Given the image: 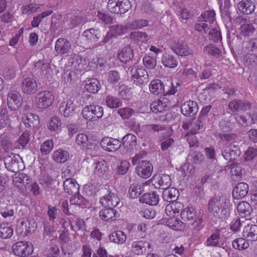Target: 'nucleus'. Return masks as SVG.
<instances>
[{
  "label": "nucleus",
  "mask_w": 257,
  "mask_h": 257,
  "mask_svg": "<svg viewBox=\"0 0 257 257\" xmlns=\"http://www.w3.org/2000/svg\"><path fill=\"white\" fill-rule=\"evenodd\" d=\"M231 206L230 199L225 196L216 195L208 201L207 209L216 217L225 219L229 216Z\"/></svg>",
  "instance_id": "f257e3e1"
},
{
  "label": "nucleus",
  "mask_w": 257,
  "mask_h": 257,
  "mask_svg": "<svg viewBox=\"0 0 257 257\" xmlns=\"http://www.w3.org/2000/svg\"><path fill=\"white\" fill-rule=\"evenodd\" d=\"M181 219L185 222H189L192 229L200 230L203 227L202 215H197L196 211L193 207H186L181 212Z\"/></svg>",
  "instance_id": "f03ea898"
},
{
  "label": "nucleus",
  "mask_w": 257,
  "mask_h": 257,
  "mask_svg": "<svg viewBox=\"0 0 257 257\" xmlns=\"http://www.w3.org/2000/svg\"><path fill=\"white\" fill-rule=\"evenodd\" d=\"M150 90L154 94L158 95L164 93V95L167 94H174L176 91V87L171 82L170 85L165 88L164 83L159 79H155L151 81L149 85Z\"/></svg>",
  "instance_id": "7ed1b4c3"
},
{
  "label": "nucleus",
  "mask_w": 257,
  "mask_h": 257,
  "mask_svg": "<svg viewBox=\"0 0 257 257\" xmlns=\"http://www.w3.org/2000/svg\"><path fill=\"white\" fill-rule=\"evenodd\" d=\"M81 114L86 120L95 121L102 117L103 109L101 106L97 104L87 105L82 109Z\"/></svg>",
  "instance_id": "20e7f679"
},
{
  "label": "nucleus",
  "mask_w": 257,
  "mask_h": 257,
  "mask_svg": "<svg viewBox=\"0 0 257 257\" xmlns=\"http://www.w3.org/2000/svg\"><path fill=\"white\" fill-rule=\"evenodd\" d=\"M241 154L240 148L234 143H225L221 149L223 158L229 162L233 163Z\"/></svg>",
  "instance_id": "39448f33"
},
{
  "label": "nucleus",
  "mask_w": 257,
  "mask_h": 257,
  "mask_svg": "<svg viewBox=\"0 0 257 257\" xmlns=\"http://www.w3.org/2000/svg\"><path fill=\"white\" fill-rule=\"evenodd\" d=\"M4 163L6 169L13 173H18L23 169V162L19 155L11 153L4 158Z\"/></svg>",
  "instance_id": "423d86ee"
},
{
  "label": "nucleus",
  "mask_w": 257,
  "mask_h": 257,
  "mask_svg": "<svg viewBox=\"0 0 257 257\" xmlns=\"http://www.w3.org/2000/svg\"><path fill=\"white\" fill-rule=\"evenodd\" d=\"M12 249L16 255L26 257L33 252L34 247L32 243L26 241H19L13 244Z\"/></svg>",
  "instance_id": "0eeeda50"
},
{
  "label": "nucleus",
  "mask_w": 257,
  "mask_h": 257,
  "mask_svg": "<svg viewBox=\"0 0 257 257\" xmlns=\"http://www.w3.org/2000/svg\"><path fill=\"white\" fill-rule=\"evenodd\" d=\"M54 97L52 93L49 91H43L38 93L35 97L36 106L40 109H46L52 105Z\"/></svg>",
  "instance_id": "6e6552de"
},
{
  "label": "nucleus",
  "mask_w": 257,
  "mask_h": 257,
  "mask_svg": "<svg viewBox=\"0 0 257 257\" xmlns=\"http://www.w3.org/2000/svg\"><path fill=\"white\" fill-rule=\"evenodd\" d=\"M251 106L252 103L247 100L234 99L228 103V108L232 113L235 114L247 111Z\"/></svg>",
  "instance_id": "1a4fd4ad"
},
{
  "label": "nucleus",
  "mask_w": 257,
  "mask_h": 257,
  "mask_svg": "<svg viewBox=\"0 0 257 257\" xmlns=\"http://www.w3.org/2000/svg\"><path fill=\"white\" fill-rule=\"evenodd\" d=\"M99 202L104 207L114 208L117 206L119 208L122 206L120 204V199L117 195L109 190H107V194L101 197Z\"/></svg>",
  "instance_id": "9d476101"
},
{
  "label": "nucleus",
  "mask_w": 257,
  "mask_h": 257,
  "mask_svg": "<svg viewBox=\"0 0 257 257\" xmlns=\"http://www.w3.org/2000/svg\"><path fill=\"white\" fill-rule=\"evenodd\" d=\"M151 181L155 188L163 190L168 189L172 185L170 176L166 174L155 175L152 177Z\"/></svg>",
  "instance_id": "9b49d317"
},
{
  "label": "nucleus",
  "mask_w": 257,
  "mask_h": 257,
  "mask_svg": "<svg viewBox=\"0 0 257 257\" xmlns=\"http://www.w3.org/2000/svg\"><path fill=\"white\" fill-rule=\"evenodd\" d=\"M75 99L70 97L69 99L61 102L59 106V112L61 114L68 117L73 115L77 108V105L74 103Z\"/></svg>",
  "instance_id": "f8f14e48"
},
{
  "label": "nucleus",
  "mask_w": 257,
  "mask_h": 257,
  "mask_svg": "<svg viewBox=\"0 0 257 257\" xmlns=\"http://www.w3.org/2000/svg\"><path fill=\"white\" fill-rule=\"evenodd\" d=\"M102 149L108 152H115L118 150L121 146V142L111 137H105L100 141Z\"/></svg>",
  "instance_id": "ddd939ff"
},
{
  "label": "nucleus",
  "mask_w": 257,
  "mask_h": 257,
  "mask_svg": "<svg viewBox=\"0 0 257 257\" xmlns=\"http://www.w3.org/2000/svg\"><path fill=\"white\" fill-rule=\"evenodd\" d=\"M153 170V165L150 162L146 160L139 162L136 168L137 174L145 179H147L151 176Z\"/></svg>",
  "instance_id": "4468645a"
},
{
  "label": "nucleus",
  "mask_w": 257,
  "mask_h": 257,
  "mask_svg": "<svg viewBox=\"0 0 257 257\" xmlns=\"http://www.w3.org/2000/svg\"><path fill=\"white\" fill-rule=\"evenodd\" d=\"M121 143L124 149V153L130 155L136 147L137 137L133 134H127L122 138Z\"/></svg>",
  "instance_id": "2eb2a0df"
},
{
  "label": "nucleus",
  "mask_w": 257,
  "mask_h": 257,
  "mask_svg": "<svg viewBox=\"0 0 257 257\" xmlns=\"http://www.w3.org/2000/svg\"><path fill=\"white\" fill-rule=\"evenodd\" d=\"M37 83L34 78L26 77L21 82L20 88L22 92L27 95H31L35 93L37 89Z\"/></svg>",
  "instance_id": "dca6fc26"
},
{
  "label": "nucleus",
  "mask_w": 257,
  "mask_h": 257,
  "mask_svg": "<svg viewBox=\"0 0 257 257\" xmlns=\"http://www.w3.org/2000/svg\"><path fill=\"white\" fill-rule=\"evenodd\" d=\"M198 110L196 102L192 100L185 101L181 105V113L186 116L193 117L196 115Z\"/></svg>",
  "instance_id": "f3484780"
},
{
  "label": "nucleus",
  "mask_w": 257,
  "mask_h": 257,
  "mask_svg": "<svg viewBox=\"0 0 257 257\" xmlns=\"http://www.w3.org/2000/svg\"><path fill=\"white\" fill-rule=\"evenodd\" d=\"M55 50L57 53L60 55L69 54L71 52V45L70 42L63 38L57 39L55 42Z\"/></svg>",
  "instance_id": "a211bd4d"
},
{
  "label": "nucleus",
  "mask_w": 257,
  "mask_h": 257,
  "mask_svg": "<svg viewBox=\"0 0 257 257\" xmlns=\"http://www.w3.org/2000/svg\"><path fill=\"white\" fill-rule=\"evenodd\" d=\"M171 49L178 55L187 56L193 54V52L188 48L187 43L179 41L171 46Z\"/></svg>",
  "instance_id": "6ab92c4d"
},
{
  "label": "nucleus",
  "mask_w": 257,
  "mask_h": 257,
  "mask_svg": "<svg viewBox=\"0 0 257 257\" xmlns=\"http://www.w3.org/2000/svg\"><path fill=\"white\" fill-rule=\"evenodd\" d=\"M170 104L169 100L164 97H161L157 100L153 102L150 105L151 109L155 113L162 112L166 110Z\"/></svg>",
  "instance_id": "aec40b11"
},
{
  "label": "nucleus",
  "mask_w": 257,
  "mask_h": 257,
  "mask_svg": "<svg viewBox=\"0 0 257 257\" xmlns=\"http://www.w3.org/2000/svg\"><path fill=\"white\" fill-rule=\"evenodd\" d=\"M100 218L105 221H111L119 216V212L114 208L104 207L99 213Z\"/></svg>",
  "instance_id": "412c9836"
},
{
  "label": "nucleus",
  "mask_w": 257,
  "mask_h": 257,
  "mask_svg": "<svg viewBox=\"0 0 257 257\" xmlns=\"http://www.w3.org/2000/svg\"><path fill=\"white\" fill-rule=\"evenodd\" d=\"M22 99V97L19 91L15 89H11L7 97L8 106L20 107Z\"/></svg>",
  "instance_id": "4be33fe9"
},
{
  "label": "nucleus",
  "mask_w": 257,
  "mask_h": 257,
  "mask_svg": "<svg viewBox=\"0 0 257 257\" xmlns=\"http://www.w3.org/2000/svg\"><path fill=\"white\" fill-rule=\"evenodd\" d=\"M255 4L251 0H242L237 5V9L244 15H249L255 10Z\"/></svg>",
  "instance_id": "5701e85b"
},
{
  "label": "nucleus",
  "mask_w": 257,
  "mask_h": 257,
  "mask_svg": "<svg viewBox=\"0 0 257 257\" xmlns=\"http://www.w3.org/2000/svg\"><path fill=\"white\" fill-rule=\"evenodd\" d=\"M248 192V186L244 182H240L237 184L232 190V195L233 197L236 199H241L246 196Z\"/></svg>",
  "instance_id": "b1692460"
},
{
  "label": "nucleus",
  "mask_w": 257,
  "mask_h": 257,
  "mask_svg": "<svg viewBox=\"0 0 257 257\" xmlns=\"http://www.w3.org/2000/svg\"><path fill=\"white\" fill-rule=\"evenodd\" d=\"M139 201L150 205H156L159 202V196L155 191L146 193L140 197Z\"/></svg>",
  "instance_id": "393cba45"
},
{
  "label": "nucleus",
  "mask_w": 257,
  "mask_h": 257,
  "mask_svg": "<svg viewBox=\"0 0 257 257\" xmlns=\"http://www.w3.org/2000/svg\"><path fill=\"white\" fill-rule=\"evenodd\" d=\"M133 252L138 255L143 254L146 253L147 248L151 247V244L143 240L134 241L132 245Z\"/></svg>",
  "instance_id": "a878e982"
},
{
  "label": "nucleus",
  "mask_w": 257,
  "mask_h": 257,
  "mask_svg": "<svg viewBox=\"0 0 257 257\" xmlns=\"http://www.w3.org/2000/svg\"><path fill=\"white\" fill-rule=\"evenodd\" d=\"M79 187V185L74 179L67 178L63 182L64 191L69 195L75 194L78 193Z\"/></svg>",
  "instance_id": "bb28decb"
},
{
  "label": "nucleus",
  "mask_w": 257,
  "mask_h": 257,
  "mask_svg": "<svg viewBox=\"0 0 257 257\" xmlns=\"http://www.w3.org/2000/svg\"><path fill=\"white\" fill-rule=\"evenodd\" d=\"M23 121L26 127L31 129L38 126L40 124L39 116L32 113H28L24 117Z\"/></svg>",
  "instance_id": "cd10ccee"
},
{
  "label": "nucleus",
  "mask_w": 257,
  "mask_h": 257,
  "mask_svg": "<svg viewBox=\"0 0 257 257\" xmlns=\"http://www.w3.org/2000/svg\"><path fill=\"white\" fill-rule=\"evenodd\" d=\"M149 21L147 20L142 19L133 20L132 22H128L124 25V29L127 30H135L142 29L144 27L148 26Z\"/></svg>",
  "instance_id": "c85d7f7f"
},
{
  "label": "nucleus",
  "mask_w": 257,
  "mask_h": 257,
  "mask_svg": "<svg viewBox=\"0 0 257 257\" xmlns=\"http://www.w3.org/2000/svg\"><path fill=\"white\" fill-rule=\"evenodd\" d=\"M118 57L121 62L123 63H128L134 58L133 50L130 46H126L118 53Z\"/></svg>",
  "instance_id": "c756f323"
},
{
  "label": "nucleus",
  "mask_w": 257,
  "mask_h": 257,
  "mask_svg": "<svg viewBox=\"0 0 257 257\" xmlns=\"http://www.w3.org/2000/svg\"><path fill=\"white\" fill-rule=\"evenodd\" d=\"M179 195V191L175 188H168L164 190L162 197L164 201L172 202L176 201Z\"/></svg>",
  "instance_id": "7c9ffc66"
},
{
  "label": "nucleus",
  "mask_w": 257,
  "mask_h": 257,
  "mask_svg": "<svg viewBox=\"0 0 257 257\" xmlns=\"http://www.w3.org/2000/svg\"><path fill=\"white\" fill-rule=\"evenodd\" d=\"M243 235L247 240L255 241L257 240V225L248 224L244 227Z\"/></svg>",
  "instance_id": "2f4dec72"
},
{
  "label": "nucleus",
  "mask_w": 257,
  "mask_h": 257,
  "mask_svg": "<svg viewBox=\"0 0 257 257\" xmlns=\"http://www.w3.org/2000/svg\"><path fill=\"white\" fill-rule=\"evenodd\" d=\"M161 62L164 66L169 68H174L178 64L177 57L168 54H164L162 55Z\"/></svg>",
  "instance_id": "473e14b6"
},
{
  "label": "nucleus",
  "mask_w": 257,
  "mask_h": 257,
  "mask_svg": "<svg viewBox=\"0 0 257 257\" xmlns=\"http://www.w3.org/2000/svg\"><path fill=\"white\" fill-rule=\"evenodd\" d=\"M166 126L161 124H150L145 125L143 129L145 133V136L150 137L155 135V133L165 130Z\"/></svg>",
  "instance_id": "72a5a7b5"
},
{
  "label": "nucleus",
  "mask_w": 257,
  "mask_h": 257,
  "mask_svg": "<svg viewBox=\"0 0 257 257\" xmlns=\"http://www.w3.org/2000/svg\"><path fill=\"white\" fill-rule=\"evenodd\" d=\"M76 142L79 146H82L83 147L86 146L87 150H96L98 148V146L95 144L90 143L87 144L88 142V138L87 136L84 134H79L77 135L76 138Z\"/></svg>",
  "instance_id": "f704fd0d"
},
{
  "label": "nucleus",
  "mask_w": 257,
  "mask_h": 257,
  "mask_svg": "<svg viewBox=\"0 0 257 257\" xmlns=\"http://www.w3.org/2000/svg\"><path fill=\"white\" fill-rule=\"evenodd\" d=\"M110 242L117 244L124 243L126 239V235L124 232L121 230H116L111 232L109 235Z\"/></svg>",
  "instance_id": "c9c22d12"
},
{
  "label": "nucleus",
  "mask_w": 257,
  "mask_h": 257,
  "mask_svg": "<svg viewBox=\"0 0 257 257\" xmlns=\"http://www.w3.org/2000/svg\"><path fill=\"white\" fill-rule=\"evenodd\" d=\"M166 225L175 230H184L186 227V223L181 220L172 218L166 221Z\"/></svg>",
  "instance_id": "e433bc0d"
},
{
  "label": "nucleus",
  "mask_w": 257,
  "mask_h": 257,
  "mask_svg": "<svg viewBox=\"0 0 257 257\" xmlns=\"http://www.w3.org/2000/svg\"><path fill=\"white\" fill-rule=\"evenodd\" d=\"M132 75V77H143L146 80H149V76L146 70L142 67L133 65L128 68Z\"/></svg>",
  "instance_id": "4c0bfd02"
},
{
  "label": "nucleus",
  "mask_w": 257,
  "mask_h": 257,
  "mask_svg": "<svg viewBox=\"0 0 257 257\" xmlns=\"http://www.w3.org/2000/svg\"><path fill=\"white\" fill-rule=\"evenodd\" d=\"M69 157V153L62 149L55 151L53 154V160L58 163H65L68 160Z\"/></svg>",
  "instance_id": "58836bf2"
},
{
  "label": "nucleus",
  "mask_w": 257,
  "mask_h": 257,
  "mask_svg": "<svg viewBox=\"0 0 257 257\" xmlns=\"http://www.w3.org/2000/svg\"><path fill=\"white\" fill-rule=\"evenodd\" d=\"M237 210L240 216L246 217L250 215L252 209L250 205L246 201H240L237 205Z\"/></svg>",
  "instance_id": "ea45409f"
},
{
  "label": "nucleus",
  "mask_w": 257,
  "mask_h": 257,
  "mask_svg": "<svg viewBox=\"0 0 257 257\" xmlns=\"http://www.w3.org/2000/svg\"><path fill=\"white\" fill-rule=\"evenodd\" d=\"M205 122L197 118L195 121L191 122L190 130L188 133L193 134H200L205 130Z\"/></svg>",
  "instance_id": "a19ab883"
},
{
  "label": "nucleus",
  "mask_w": 257,
  "mask_h": 257,
  "mask_svg": "<svg viewBox=\"0 0 257 257\" xmlns=\"http://www.w3.org/2000/svg\"><path fill=\"white\" fill-rule=\"evenodd\" d=\"M85 82L86 88L90 93H96L100 89V82L96 78H90L86 80Z\"/></svg>",
  "instance_id": "79ce46f5"
},
{
  "label": "nucleus",
  "mask_w": 257,
  "mask_h": 257,
  "mask_svg": "<svg viewBox=\"0 0 257 257\" xmlns=\"http://www.w3.org/2000/svg\"><path fill=\"white\" fill-rule=\"evenodd\" d=\"M37 227V224L34 220H26L25 221H22L19 229H22L24 231L25 230L24 234L27 235L33 232Z\"/></svg>",
  "instance_id": "37998d69"
},
{
  "label": "nucleus",
  "mask_w": 257,
  "mask_h": 257,
  "mask_svg": "<svg viewBox=\"0 0 257 257\" xmlns=\"http://www.w3.org/2000/svg\"><path fill=\"white\" fill-rule=\"evenodd\" d=\"M70 203L71 205H77L81 208H86L88 204L87 200L78 193L70 198Z\"/></svg>",
  "instance_id": "c03bdc74"
},
{
  "label": "nucleus",
  "mask_w": 257,
  "mask_h": 257,
  "mask_svg": "<svg viewBox=\"0 0 257 257\" xmlns=\"http://www.w3.org/2000/svg\"><path fill=\"white\" fill-rule=\"evenodd\" d=\"M230 166L231 176L234 180H239L242 177L243 169L242 167L236 163H231Z\"/></svg>",
  "instance_id": "a18cd8bd"
},
{
  "label": "nucleus",
  "mask_w": 257,
  "mask_h": 257,
  "mask_svg": "<svg viewBox=\"0 0 257 257\" xmlns=\"http://www.w3.org/2000/svg\"><path fill=\"white\" fill-rule=\"evenodd\" d=\"M105 102L106 106L110 108H116L122 105L120 99L112 95H108L106 97Z\"/></svg>",
  "instance_id": "49530a36"
},
{
  "label": "nucleus",
  "mask_w": 257,
  "mask_h": 257,
  "mask_svg": "<svg viewBox=\"0 0 257 257\" xmlns=\"http://www.w3.org/2000/svg\"><path fill=\"white\" fill-rule=\"evenodd\" d=\"M144 192V186L142 184L134 183L129 188V195L132 198L139 197Z\"/></svg>",
  "instance_id": "de8ad7c7"
},
{
  "label": "nucleus",
  "mask_w": 257,
  "mask_h": 257,
  "mask_svg": "<svg viewBox=\"0 0 257 257\" xmlns=\"http://www.w3.org/2000/svg\"><path fill=\"white\" fill-rule=\"evenodd\" d=\"M14 230L8 223H2L0 225V236L3 239L10 238L13 234Z\"/></svg>",
  "instance_id": "09e8293b"
},
{
  "label": "nucleus",
  "mask_w": 257,
  "mask_h": 257,
  "mask_svg": "<svg viewBox=\"0 0 257 257\" xmlns=\"http://www.w3.org/2000/svg\"><path fill=\"white\" fill-rule=\"evenodd\" d=\"M233 118L230 116L228 119H222L219 124L220 128L225 133H228L232 131L234 127L235 124L233 121Z\"/></svg>",
  "instance_id": "8fccbe9b"
},
{
  "label": "nucleus",
  "mask_w": 257,
  "mask_h": 257,
  "mask_svg": "<svg viewBox=\"0 0 257 257\" xmlns=\"http://www.w3.org/2000/svg\"><path fill=\"white\" fill-rule=\"evenodd\" d=\"M203 51L216 58H219L222 55L221 50L213 44H209L205 46L203 48Z\"/></svg>",
  "instance_id": "3c124183"
},
{
  "label": "nucleus",
  "mask_w": 257,
  "mask_h": 257,
  "mask_svg": "<svg viewBox=\"0 0 257 257\" xmlns=\"http://www.w3.org/2000/svg\"><path fill=\"white\" fill-rule=\"evenodd\" d=\"M183 207L184 205L181 202L175 201L166 206L165 211L168 215V211H169L170 212V215H171V210L173 211V213L176 214L182 210Z\"/></svg>",
  "instance_id": "603ef678"
},
{
  "label": "nucleus",
  "mask_w": 257,
  "mask_h": 257,
  "mask_svg": "<svg viewBox=\"0 0 257 257\" xmlns=\"http://www.w3.org/2000/svg\"><path fill=\"white\" fill-rule=\"evenodd\" d=\"M244 49L248 53L257 54V39H252L246 41L243 44Z\"/></svg>",
  "instance_id": "864d4df0"
},
{
  "label": "nucleus",
  "mask_w": 257,
  "mask_h": 257,
  "mask_svg": "<svg viewBox=\"0 0 257 257\" xmlns=\"http://www.w3.org/2000/svg\"><path fill=\"white\" fill-rule=\"evenodd\" d=\"M220 234L218 232H215L211 234L205 242L206 245L211 247H220Z\"/></svg>",
  "instance_id": "5fc2aeb1"
},
{
  "label": "nucleus",
  "mask_w": 257,
  "mask_h": 257,
  "mask_svg": "<svg viewBox=\"0 0 257 257\" xmlns=\"http://www.w3.org/2000/svg\"><path fill=\"white\" fill-rule=\"evenodd\" d=\"M61 126V120L56 116H52L47 124L48 128L51 132H57Z\"/></svg>",
  "instance_id": "6e6d98bb"
},
{
  "label": "nucleus",
  "mask_w": 257,
  "mask_h": 257,
  "mask_svg": "<svg viewBox=\"0 0 257 257\" xmlns=\"http://www.w3.org/2000/svg\"><path fill=\"white\" fill-rule=\"evenodd\" d=\"M54 179L50 176H44L40 180V183L46 191H50L52 189Z\"/></svg>",
  "instance_id": "4d7b16f0"
},
{
  "label": "nucleus",
  "mask_w": 257,
  "mask_h": 257,
  "mask_svg": "<svg viewBox=\"0 0 257 257\" xmlns=\"http://www.w3.org/2000/svg\"><path fill=\"white\" fill-rule=\"evenodd\" d=\"M69 223L70 225L71 229L75 231H80L83 232L86 230V224L84 220L82 218H78L76 220V228H74V226L72 224V218H69L68 219Z\"/></svg>",
  "instance_id": "13d9d810"
},
{
  "label": "nucleus",
  "mask_w": 257,
  "mask_h": 257,
  "mask_svg": "<svg viewBox=\"0 0 257 257\" xmlns=\"http://www.w3.org/2000/svg\"><path fill=\"white\" fill-rule=\"evenodd\" d=\"M52 13L53 11L52 10H49L42 12L36 16H35L31 22V26L34 28L38 27L43 19L46 17L50 15Z\"/></svg>",
  "instance_id": "bf43d9fd"
},
{
  "label": "nucleus",
  "mask_w": 257,
  "mask_h": 257,
  "mask_svg": "<svg viewBox=\"0 0 257 257\" xmlns=\"http://www.w3.org/2000/svg\"><path fill=\"white\" fill-rule=\"evenodd\" d=\"M204 159V156L200 152L195 151L189 154L188 160L194 164H200Z\"/></svg>",
  "instance_id": "052dcab7"
},
{
  "label": "nucleus",
  "mask_w": 257,
  "mask_h": 257,
  "mask_svg": "<svg viewBox=\"0 0 257 257\" xmlns=\"http://www.w3.org/2000/svg\"><path fill=\"white\" fill-rule=\"evenodd\" d=\"M31 134L30 131H26L22 133L17 141V143L23 148L28 144L30 141Z\"/></svg>",
  "instance_id": "680f3d73"
},
{
  "label": "nucleus",
  "mask_w": 257,
  "mask_h": 257,
  "mask_svg": "<svg viewBox=\"0 0 257 257\" xmlns=\"http://www.w3.org/2000/svg\"><path fill=\"white\" fill-rule=\"evenodd\" d=\"M130 38L135 41L147 42L149 39L148 35L145 32L137 31L131 32Z\"/></svg>",
  "instance_id": "e2e57ef3"
},
{
  "label": "nucleus",
  "mask_w": 257,
  "mask_h": 257,
  "mask_svg": "<svg viewBox=\"0 0 257 257\" xmlns=\"http://www.w3.org/2000/svg\"><path fill=\"white\" fill-rule=\"evenodd\" d=\"M119 96L124 100H128L132 98L131 89L126 85H122L119 87Z\"/></svg>",
  "instance_id": "0e129e2a"
},
{
  "label": "nucleus",
  "mask_w": 257,
  "mask_h": 257,
  "mask_svg": "<svg viewBox=\"0 0 257 257\" xmlns=\"http://www.w3.org/2000/svg\"><path fill=\"white\" fill-rule=\"evenodd\" d=\"M117 113L122 119H125L133 116L135 113V110L132 108L126 107L118 109Z\"/></svg>",
  "instance_id": "69168bd1"
},
{
  "label": "nucleus",
  "mask_w": 257,
  "mask_h": 257,
  "mask_svg": "<svg viewBox=\"0 0 257 257\" xmlns=\"http://www.w3.org/2000/svg\"><path fill=\"white\" fill-rule=\"evenodd\" d=\"M108 169L107 163L103 159L98 161L95 163V172L98 175L103 174Z\"/></svg>",
  "instance_id": "338daca9"
},
{
  "label": "nucleus",
  "mask_w": 257,
  "mask_h": 257,
  "mask_svg": "<svg viewBox=\"0 0 257 257\" xmlns=\"http://www.w3.org/2000/svg\"><path fill=\"white\" fill-rule=\"evenodd\" d=\"M232 246L238 250H243L247 248L249 246L248 241L243 238H238L232 242Z\"/></svg>",
  "instance_id": "774afa93"
}]
</instances>
